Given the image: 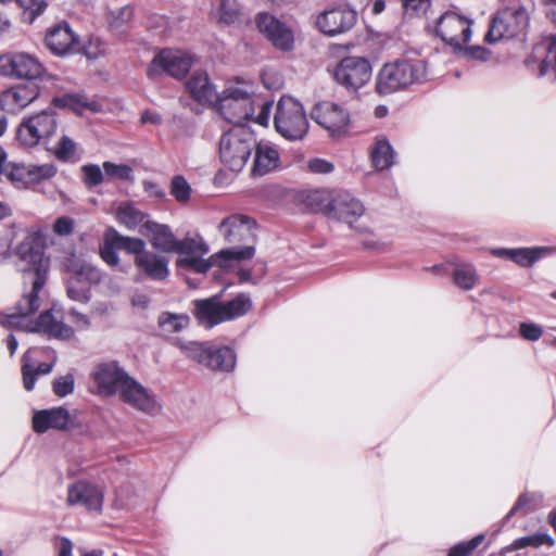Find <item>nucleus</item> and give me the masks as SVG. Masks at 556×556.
I'll return each instance as SVG.
<instances>
[{
    "label": "nucleus",
    "instance_id": "f257e3e1",
    "mask_svg": "<svg viewBox=\"0 0 556 556\" xmlns=\"http://www.w3.org/2000/svg\"><path fill=\"white\" fill-rule=\"evenodd\" d=\"M46 235L40 228L27 229L25 238L15 247L23 275V285L34 283L36 288L45 287L50 270V258L45 254Z\"/></svg>",
    "mask_w": 556,
    "mask_h": 556
},
{
    "label": "nucleus",
    "instance_id": "f03ea898",
    "mask_svg": "<svg viewBox=\"0 0 556 556\" xmlns=\"http://www.w3.org/2000/svg\"><path fill=\"white\" fill-rule=\"evenodd\" d=\"M427 63L419 59H399L386 63L376 78V90L386 96L405 90L427 79Z\"/></svg>",
    "mask_w": 556,
    "mask_h": 556
},
{
    "label": "nucleus",
    "instance_id": "7ed1b4c3",
    "mask_svg": "<svg viewBox=\"0 0 556 556\" xmlns=\"http://www.w3.org/2000/svg\"><path fill=\"white\" fill-rule=\"evenodd\" d=\"M252 307L250 298L240 293L223 303L219 295L193 301V315L201 325L212 328L220 323L245 315Z\"/></svg>",
    "mask_w": 556,
    "mask_h": 556
},
{
    "label": "nucleus",
    "instance_id": "20e7f679",
    "mask_svg": "<svg viewBox=\"0 0 556 556\" xmlns=\"http://www.w3.org/2000/svg\"><path fill=\"white\" fill-rule=\"evenodd\" d=\"M256 139L254 134L244 127H235L219 139V160L231 172L239 173L247 165L254 148Z\"/></svg>",
    "mask_w": 556,
    "mask_h": 556
},
{
    "label": "nucleus",
    "instance_id": "39448f33",
    "mask_svg": "<svg viewBox=\"0 0 556 556\" xmlns=\"http://www.w3.org/2000/svg\"><path fill=\"white\" fill-rule=\"evenodd\" d=\"M309 203L327 218L345 223L351 228L365 212L363 203L349 192H339L332 197L315 192L309 197Z\"/></svg>",
    "mask_w": 556,
    "mask_h": 556
},
{
    "label": "nucleus",
    "instance_id": "423d86ee",
    "mask_svg": "<svg viewBox=\"0 0 556 556\" xmlns=\"http://www.w3.org/2000/svg\"><path fill=\"white\" fill-rule=\"evenodd\" d=\"M276 130L286 139H302L308 130V121L306 118L302 104L292 97H281L277 103V110L274 118Z\"/></svg>",
    "mask_w": 556,
    "mask_h": 556
},
{
    "label": "nucleus",
    "instance_id": "0eeeda50",
    "mask_svg": "<svg viewBox=\"0 0 556 556\" xmlns=\"http://www.w3.org/2000/svg\"><path fill=\"white\" fill-rule=\"evenodd\" d=\"M55 111L51 108L24 117L17 127V141L26 148H35L41 141L50 139L56 131Z\"/></svg>",
    "mask_w": 556,
    "mask_h": 556
},
{
    "label": "nucleus",
    "instance_id": "6e6552de",
    "mask_svg": "<svg viewBox=\"0 0 556 556\" xmlns=\"http://www.w3.org/2000/svg\"><path fill=\"white\" fill-rule=\"evenodd\" d=\"M218 99V106L223 117L233 124L241 125L254 116V101L251 93L241 87L229 86Z\"/></svg>",
    "mask_w": 556,
    "mask_h": 556
},
{
    "label": "nucleus",
    "instance_id": "1a4fd4ad",
    "mask_svg": "<svg viewBox=\"0 0 556 556\" xmlns=\"http://www.w3.org/2000/svg\"><path fill=\"white\" fill-rule=\"evenodd\" d=\"M528 24L529 16L525 8H505L492 18L485 39L489 42H497L517 37L526 30Z\"/></svg>",
    "mask_w": 556,
    "mask_h": 556
},
{
    "label": "nucleus",
    "instance_id": "9d476101",
    "mask_svg": "<svg viewBox=\"0 0 556 556\" xmlns=\"http://www.w3.org/2000/svg\"><path fill=\"white\" fill-rule=\"evenodd\" d=\"M193 64L192 56L181 50L163 49L159 51L147 68V76L154 79L166 74L176 79H182Z\"/></svg>",
    "mask_w": 556,
    "mask_h": 556
},
{
    "label": "nucleus",
    "instance_id": "9b49d317",
    "mask_svg": "<svg viewBox=\"0 0 556 556\" xmlns=\"http://www.w3.org/2000/svg\"><path fill=\"white\" fill-rule=\"evenodd\" d=\"M185 350L189 357L212 370L228 372L236 366V353L228 346L190 342Z\"/></svg>",
    "mask_w": 556,
    "mask_h": 556
},
{
    "label": "nucleus",
    "instance_id": "f8f14e48",
    "mask_svg": "<svg viewBox=\"0 0 556 556\" xmlns=\"http://www.w3.org/2000/svg\"><path fill=\"white\" fill-rule=\"evenodd\" d=\"M370 62L363 56L343 58L333 70L334 80L349 91H357L371 78Z\"/></svg>",
    "mask_w": 556,
    "mask_h": 556
},
{
    "label": "nucleus",
    "instance_id": "ddd939ff",
    "mask_svg": "<svg viewBox=\"0 0 556 556\" xmlns=\"http://www.w3.org/2000/svg\"><path fill=\"white\" fill-rule=\"evenodd\" d=\"M472 21L456 11L444 12L435 25V35L444 42L460 48L466 45L471 37Z\"/></svg>",
    "mask_w": 556,
    "mask_h": 556
},
{
    "label": "nucleus",
    "instance_id": "4468645a",
    "mask_svg": "<svg viewBox=\"0 0 556 556\" xmlns=\"http://www.w3.org/2000/svg\"><path fill=\"white\" fill-rule=\"evenodd\" d=\"M42 64L31 54L25 52L0 55V74L18 79H37L43 74Z\"/></svg>",
    "mask_w": 556,
    "mask_h": 556
},
{
    "label": "nucleus",
    "instance_id": "2eb2a0df",
    "mask_svg": "<svg viewBox=\"0 0 556 556\" xmlns=\"http://www.w3.org/2000/svg\"><path fill=\"white\" fill-rule=\"evenodd\" d=\"M311 117L328 130L332 137L342 136L349 130L350 114L344 108L334 102L317 103L311 112Z\"/></svg>",
    "mask_w": 556,
    "mask_h": 556
},
{
    "label": "nucleus",
    "instance_id": "dca6fc26",
    "mask_svg": "<svg viewBox=\"0 0 556 556\" xmlns=\"http://www.w3.org/2000/svg\"><path fill=\"white\" fill-rule=\"evenodd\" d=\"M357 21V13L349 5H339L321 12L316 25L321 33L333 37L352 29Z\"/></svg>",
    "mask_w": 556,
    "mask_h": 556
},
{
    "label": "nucleus",
    "instance_id": "f3484780",
    "mask_svg": "<svg viewBox=\"0 0 556 556\" xmlns=\"http://www.w3.org/2000/svg\"><path fill=\"white\" fill-rule=\"evenodd\" d=\"M527 67L538 77L556 79V36L549 37L533 47L532 53L526 59Z\"/></svg>",
    "mask_w": 556,
    "mask_h": 556
},
{
    "label": "nucleus",
    "instance_id": "a211bd4d",
    "mask_svg": "<svg viewBox=\"0 0 556 556\" xmlns=\"http://www.w3.org/2000/svg\"><path fill=\"white\" fill-rule=\"evenodd\" d=\"M130 375L119 366L117 361L102 362L94 366L91 377L98 387L99 394L116 395L124 381Z\"/></svg>",
    "mask_w": 556,
    "mask_h": 556
},
{
    "label": "nucleus",
    "instance_id": "6ab92c4d",
    "mask_svg": "<svg viewBox=\"0 0 556 556\" xmlns=\"http://www.w3.org/2000/svg\"><path fill=\"white\" fill-rule=\"evenodd\" d=\"M255 22L258 30L275 48L281 51H290L293 49V31L283 22L267 12L258 13Z\"/></svg>",
    "mask_w": 556,
    "mask_h": 556
},
{
    "label": "nucleus",
    "instance_id": "aec40b11",
    "mask_svg": "<svg viewBox=\"0 0 556 556\" xmlns=\"http://www.w3.org/2000/svg\"><path fill=\"white\" fill-rule=\"evenodd\" d=\"M125 404L146 414L156 410L154 395L134 377L129 376L116 393Z\"/></svg>",
    "mask_w": 556,
    "mask_h": 556
},
{
    "label": "nucleus",
    "instance_id": "412c9836",
    "mask_svg": "<svg viewBox=\"0 0 556 556\" xmlns=\"http://www.w3.org/2000/svg\"><path fill=\"white\" fill-rule=\"evenodd\" d=\"M27 286H30V291L24 293L21 300L15 304V312L11 314H0V324L3 327L24 328V319L39 309V292L43 287L36 288L34 283H27Z\"/></svg>",
    "mask_w": 556,
    "mask_h": 556
},
{
    "label": "nucleus",
    "instance_id": "4be33fe9",
    "mask_svg": "<svg viewBox=\"0 0 556 556\" xmlns=\"http://www.w3.org/2000/svg\"><path fill=\"white\" fill-rule=\"evenodd\" d=\"M66 501L70 506L81 505L87 510L101 511L103 493L92 483L77 481L68 486Z\"/></svg>",
    "mask_w": 556,
    "mask_h": 556
},
{
    "label": "nucleus",
    "instance_id": "5701e85b",
    "mask_svg": "<svg viewBox=\"0 0 556 556\" xmlns=\"http://www.w3.org/2000/svg\"><path fill=\"white\" fill-rule=\"evenodd\" d=\"M169 261L167 257L146 250L140 256L134 258L138 276L153 281H164L169 276Z\"/></svg>",
    "mask_w": 556,
    "mask_h": 556
},
{
    "label": "nucleus",
    "instance_id": "b1692460",
    "mask_svg": "<svg viewBox=\"0 0 556 556\" xmlns=\"http://www.w3.org/2000/svg\"><path fill=\"white\" fill-rule=\"evenodd\" d=\"M45 42L53 54L62 56L76 51L78 38L67 22H61L47 30Z\"/></svg>",
    "mask_w": 556,
    "mask_h": 556
},
{
    "label": "nucleus",
    "instance_id": "393cba45",
    "mask_svg": "<svg viewBox=\"0 0 556 556\" xmlns=\"http://www.w3.org/2000/svg\"><path fill=\"white\" fill-rule=\"evenodd\" d=\"M256 223L249 216L233 214L222 220L219 232L230 243L248 241L254 237Z\"/></svg>",
    "mask_w": 556,
    "mask_h": 556
},
{
    "label": "nucleus",
    "instance_id": "a878e982",
    "mask_svg": "<svg viewBox=\"0 0 556 556\" xmlns=\"http://www.w3.org/2000/svg\"><path fill=\"white\" fill-rule=\"evenodd\" d=\"M39 91L34 86L17 85L9 88L0 94V109L15 114L35 101Z\"/></svg>",
    "mask_w": 556,
    "mask_h": 556
},
{
    "label": "nucleus",
    "instance_id": "bb28decb",
    "mask_svg": "<svg viewBox=\"0 0 556 556\" xmlns=\"http://www.w3.org/2000/svg\"><path fill=\"white\" fill-rule=\"evenodd\" d=\"M28 332H42L58 339H71L74 336L72 327L56 320L50 311L42 312L36 320L25 323L24 328Z\"/></svg>",
    "mask_w": 556,
    "mask_h": 556
},
{
    "label": "nucleus",
    "instance_id": "cd10ccee",
    "mask_svg": "<svg viewBox=\"0 0 556 556\" xmlns=\"http://www.w3.org/2000/svg\"><path fill=\"white\" fill-rule=\"evenodd\" d=\"M71 420L70 412L64 407L38 410L33 416V429L45 433L49 429L65 430Z\"/></svg>",
    "mask_w": 556,
    "mask_h": 556
},
{
    "label": "nucleus",
    "instance_id": "c85d7f7f",
    "mask_svg": "<svg viewBox=\"0 0 556 556\" xmlns=\"http://www.w3.org/2000/svg\"><path fill=\"white\" fill-rule=\"evenodd\" d=\"M253 152L252 176H264L278 167L280 160L279 152L269 143L256 142Z\"/></svg>",
    "mask_w": 556,
    "mask_h": 556
},
{
    "label": "nucleus",
    "instance_id": "c756f323",
    "mask_svg": "<svg viewBox=\"0 0 556 556\" xmlns=\"http://www.w3.org/2000/svg\"><path fill=\"white\" fill-rule=\"evenodd\" d=\"M143 229L151 235L150 242L155 250L164 253L175 252L178 240L169 226L148 220L143 224Z\"/></svg>",
    "mask_w": 556,
    "mask_h": 556
},
{
    "label": "nucleus",
    "instance_id": "7c9ffc66",
    "mask_svg": "<svg viewBox=\"0 0 556 556\" xmlns=\"http://www.w3.org/2000/svg\"><path fill=\"white\" fill-rule=\"evenodd\" d=\"M186 88L199 103H212L217 99L216 90L205 72L195 71L186 83Z\"/></svg>",
    "mask_w": 556,
    "mask_h": 556
},
{
    "label": "nucleus",
    "instance_id": "2f4dec72",
    "mask_svg": "<svg viewBox=\"0 0 556 556\" xmlns=\"http://www.w3.org/2000/svg\"><path fill=\"white\" fill-rule=\"evenodd\" d=\"M147 217V213L130 202L122 203L116 210L117 222L129 230L136 229L138 226L143 228V224L148 222Z\"/></svg>",
    "mask_w": 556,
    "mask_h": 556
},
{
    "label": "nucleus",
    "instance_id": "473e14b6",
    "mask_svg": "<svg viewBox=\"0 0 556 556\" xmlns=\"http://www.w3.org/2000/svg\"><path fill=\"white\" fill-rule=\"evenodd\" d=\"M370 157L376 169H388L394 163L393 148L386 139L377 140L375 146L371 148Z\"/></svg>",
    "mask_w": 556,
    "mask_h": 556
},
{
    "label": "nucleus",
    "instance_id": "72a5a7b5",
    "mask_svg": "<svg viewBox=\"0 0 556 556\" xmlns=\"http://www.w3.org/2000/svg\"><path fill=\"white\" fill-rule=\"evenodd\" d=\"M73 276L85 282L89 288L91 285L100 283L104 274L96 266L87 262L76 261L70 266Z\"/></svg>",
    "mask_w": 556,
    "mask_h": 556
},
{
    "label": "nucleus",
    "instance_id": "f704fd0d",
    "mask_svg": "<svg viewBox=\"0 0 556 556\" xmlns=\"http://www.w3.org/2000/svg\"><path fill=\"white\" fill-rule=\"evenodd\" d=\"M217 22L224 25H231L240 21L241 9L237 0H216Z\"/></svg>",
    "mask_w": 556,
    "mask_h": 556
},
{
    "label": "nucleus",
    "instance_id": "c9c22d12",
    "mask_svg": "<svg viewBox=\"0 0 556 556\" xmlns=\"http://www.w3.org/2000/svg\"><path fill=\"white\" fill-rule=\"evenodd\" d=\"M190 324V317L187 314H175L163 312L157 318V325L163 332L172 334L181 331Z\"/></svg>",
    "mask_w": 556,
    "mask_h": 556
},
{
    "label": "nucleus",
    "instance_id": "e433bc0d",
    "mask_svg": "<svg viewBox=\"0 0 556 556\" xmlns=\"http://www.w3.org/2000/svg\"><path fill=\"white\" fill-rule=\"evenodd\" d=\"M216 257L217 254H214L206 260L202 258V256L184 257L177 261V266L195 273L205 274L213 266L224 268L222 260H217Z\"/></svg>",
    "mask_w": 556,
    "mask_h": 556
},
{
    "label": "nucleus",
    "instance_id": "4c0bfd02",
    "mask_svg": "<svg viewBox=\"0 0 556 556\" xmlns=\"http://www.w3.org/2000/svg\"><path fill=\"white\" fill-rule=\"evenodd\" d=\"M454 283L463 290H471L479 282V276L471 264H457L453 271Z\"/></svg>",
    "mask_w": 556,
    "mask_h": 556
},
{
    "label": "nucleus",
    "instance_id": "58836bf2",
    "mask_svg": "<svg viewBox=\"0 0 556 556\" xmlns=\"http://www.w3.org/2000/svg\"><path fill=\"white\" fill-rule=\"evenodd\" d=\"M134 17V9L130 5L112 10L108 13L106 21L109 28L115 33H123Z\"/></svg>",
    "mask_w": 556,
    "mask_h": 556
},
{
    "label": "nucleus",
    "instance_id": "ea45409f",
    "mask_svg": "<svg viewBox=\"0 0 556 556\" xmlns=\"http://www.w3.org/2000/svg\"><path fill=\"white\" fill-rule=\"evenodd\" d=\"M117 250L121 249L113 235V227H110L104 232L103 244L100 248V256L109 266L115 267L119 263Z\"/></svg>",
    "mask_w": 556,
    "mask_h": 556
},
{
    "label": "nucleus",
    "instance_id": "a19ab883",
    "mask_svg": "<svg viewBox=\"0 0 556 556\" xmlns=\"http://www.w3.org/2000/svg\"><path fill=\"white\" fill-rule=\"evenodd\" d=\"M174 253L185 254L188 257L203 256L208 253V247L202 238L186 237L182 240H178Z\"/></svg>",
    "mask_w": 556,
    "mask_h": 556
},
{
    "label": "nucleus",
    "instance_id": "79ce46f5",
    "mask_svg": "<svg viewBox=\"0 0 556 556\" xmlns=\"http://www.w3.org/2000/svg\"><path fill=\"white\" fill-rule=\"evenodd\" d=\"M555 540L547 533H534L532 535L522 536L513 542V544L504 549V552L516 551L529 546L540 547L542 545L553 546Z\"/></svg>",
    "mask_w": 556,
    "mask_h": 556
},
{
    "label": "nucleus",
    "instance_id": "37998d69",
    "mask_svg": "<svg viewBox=\"0 0 556 556\" xmlns=\"http://www.w3.org/2000/svg\"><path fill=\"white\" fill-rule=\"evenodd\" d=\"M77 143L66 135H63L53 149V154L60 162H76Z\"/></svg>",
    "mask_w": 556,
    "mask_h": 556
},
{
    "label": "nucleus",
    "instance_id": "c03bdc74",
    "mask_svg": "<svg viewBox=\"0 0 556 556\" xmlns=\"http://www.w3.org/2000/svg\"><path fill=\"white\" fill-rule=\"evenodd\" d=\"M546 252L544 248H517L514 249L511 260L522 267H530Z\"/></svg>",
    "mask_w": 556,
    "mask_h": 556
},
{
    "label": "nucleus",
    "instance_id": "a18cd8bd",
    "mask_svg": "<svg viewBox=\"0 0 556 556\" xmlns=\"http://www.w3.org/2000/svg\"><path fill=\"white\" fill-rule=\"evenodd\" d=\"M17 3L23 10V21L28 24H33L48 8L47 0H17Z\"/></svg>",
    "mask_w": 556,
    "mask_h": 556
},
{
    "label": "nucleus",
    "instance_id": "49530a36",
    "mask_svg": "<svg viewBox=\"0 0 556 556\" xmlns=\"http://www.w3.org/2000/svg\"><path fill=\"white\" fill-rule=\"evenodd\" d=\"M255 249L253 245H247L243 248H231L222 250L217 253V260L220 258L224 268H228L231 265V261L249 260L254 256Z\"/></svg>",
    "mask_w": 556,
    "mask_h": 556
},
{
    "label": "nucleus",
    "instance_id": "de8ad7c7",
    "mask_svg": "<svg viewBox=\"0 0 556 556\" xmlns=\"http://www.w3.org/2000/svg\"><path fill=\"white\" fill-rule=\"evenodd\" d=\"M15 186H28V165L8 163L0 174Z\"/></svg>",
    "mask_w": 556,
    "mask_h": 556
},
{
    "label": "nucleus",
    "instance_id": "09e8293b",
    "mask_svg": "<svg viewBox=\"0 0 556 556\" xmlns=\"http://www.w3.org/2000/svg\"><path fill=\"white\" fill-rule=\"evenodd\" d=\"M58 168L53 163L41 165L28 164V185L39 184L56 175Z\"/></svg>",
    "mask_w": 556,
    "mask_h": 556
},
{
    "label": "nucleus",
    "instance_id": "8fccbe9b",
    "mask_svg": "<svg viewBox=\"0 0 556 556\" xmlns=\"http://www.w3.org/2000/svg\"><path fill=\"white\" fill-rule=\"evenodd\" d=\"M113 235L119 249L126 251L129 254H134L135 257L140 256L141 253L147 250L146 242L140 238L123 236L114 228Z\"/></svg>",
    "mask_w": 556,
    "mask_h": 556
},
{
    "label": "nucleus",
    "instance_id": "3c124183",
    "mask_svg": "<svg viewBox=\"0 0 556 556\" xmlns=\"http://www.w3.org/2000/svg\"><path fill=\"white\" fill-rule=\"evenodd\" d=\"M66 292L71 300L80 303H87L91 299L90 288L73 275L67 280Z\"/></svg>",
    "mask_w": 556,
    "mask_h": 556
},
{
    "label": "nucleus",
    "instance_id": "603ef678",
    "mask_svg": "<svg viewBox=\"0 0 556 556\" xmlns=\"http://www.w3.org/2000/svg\"><path fill=\"white\" fill-rule=\"evenodd\" d=\"M104 174L110 178H118L122 180H132V168L126 164H115L112 162L103 163Z\"/></svg>",
    "mask_w": 556,
    "mask_h": 556
},
{
    "label": "nucleus",
    "instance_id": "864d4df0",
    "mask_svg": "<svg viewBox=\"0 0 556 556\" xmlns=\"http://www.w3.org/2000/svg\"><path fill=\"white\" fill-rule=\"evenodd\" d=\"M37 348L29 349L23 355V366H22V375H23V384L27 391H31L35 387L37 374L34 371L33 367L29 365V361L31 359L30 354L37 352Z\"/></svg>",
    "mask_w": 556,
    "mask_h": 556
},
{
    "label": "nucleus",
    "instance_id": "5fc2aeb1",
    "mask_svg": "<svg viewBox=\"0 0 556 556\" xmlns=\"http://www.w3.org/2000/svg\"><path fill=\"white\" fill-rule=\"evenodd\" d=\"M170 193L178 202H186L190 198L191 187L182 176H175L172 179Z\"/></svg>",
    "mask_w": 556,
    "mask_h": 556
},
{
    "label": "nucleus",
    "instance_id": "6e6d98bb",
    "mask_svg": "<svg viewBox=\"0 0 556 556\" xmlns=\"http://www.w3.org/2000/svg\"><path fill=\"white\" fill-rule=\"evenodd\" d=\"M75 379L72 374H66L54 379L52 390L59 397H64L74 391Z\"/></svg>",
    "mask_w": 556,
    "mask_h": 556
},
{
    "label": "nucleus",
    "instance_id": "4d7b16f0",
    "mask_svg": "<svg viewBox=\"0 0 556 556\" xmlns=\"http://www.w3.org/2000/svg\"><path fill=\"white\" fill-rule=\"evenodd\" d=\"M84 174V182L87 187L92 188L100 185L104 177L99 165L87 164L81 167Z\"/></svg>",
    "mask_w": 556,
    "mask_h": 556
},
{
    "label": "nucleus",
    "instance_id": "13d9d810",
    "mask_svg": "<svg viewBox=\"0 0 556 556\" xmlns=\"http://www.w3.org/2000/svg\"><path fill=\"white\" fill-rule=\"evenodd\" d=\"M484 540L483 534H478L468 542H462L453 546L447 556H467L473 549H476Z\"/></svg>",
    "mask_w": 556,
    "mask_h": 556
},
{
    "label": "nucleus",
    "instance_id": "bf43d9fd",
    "mask_svg": "<svg viewBox=\"0 0 556 556\" xmlns=\"http://www.w3.org/2000/svg\"><path fill=\"white\" fill-rule=\"evenodd\" d=\"M519 332L520 336L528 341H538L543 334V329L540 325L534 323H521Z\"/></svg>",
    "mask_w": 556,
    "mask_h": 556
},
{
    "label": "nucleus",
    "instance_id": "052dcab7",
    "mask_svg": "<svg viewBox=\"0 0 556 556\" xmlns=\"http://www.w3.org/2000/svg\"><path fill=\"white\" fill-rule=\"evenodd\" d=\"M74 219L67 216L59 217L53 224V231L59 236H68L74 230Z\"/></svg>",
    "mask_w": 556,
    "mask_h": 556
},
{
    "label": "nucleus",
    "instance_id": "680f3d73",
    "mask_svg": "<svg viewBox=\"0 0 556 556\" xmlns=\"http://www.w3.org/2000/svg\"><path fill=\"white\" fill-rule=\"evenodd\" d=\"M307 166L315 174H329L334 168L332 163L318 157L309 160Z\"/></svg>",
    "mask_w": 556,
    "mask_h": 556
},
{
    "label": "nucleus",
    "instance_id": "e2e57ef3",
    "mask_svg": "<svg viewBox=\"0 0 556 556\" xmlns=\"http://www.w3.org/2000/svg\"><path fill=\"white\" fill-rule=\"evenodd\" d=\"M402 7L407 13L425 12L431 3V0H401Z\"/></svg>",
    "mask_w": 556,
    "mask_h": 556
},
{
    "label": "nucleus",
    "instance_id": "0e129e2a",
    "mask_svg": "<svg viewBox=\"0 0 556 556\" xmlns=\"http://www.w3.org/2000/svg\"><path fill=\"white\" fill-rule=\"evenodd\" d=\"M68 314L73 317V323L80 329H88L90 327V319L87 315L79 313L75 308H71Z\"/></svg>",
    "mask_w": 556,
    "mask_h": 556
},
{
    "label": "nucleus",
    "instance_id": "69168bd1",
    "mask_svg": "<svg viewBox=\"0 0 556 556\" xmlns=\"http://www.w3.org/2000/svg\"><path fill=\"white\" fill-rule=\"evenodd\" d=\"M271 105H273V103L269 102V101H265V102L262 103L261 112H260V114L257 115V117L255 119L260 125H267L268 119H269V114H270Z\"/></svg>",
    "mask_w": 556,
    "mask_h": 556
},
{
    "label": "nucleus",
    "instance_id": "338daca9",
    "mask_svg": "<svg viewBox=\"0 0 556 556\" xmlns=\"http://www.w3.org/2000/svg\"><path fill=\"white\" fill-rule=\"evenodd\" d=\"M113 309H114V306H113L112 303H109V302H97L93 305L92 314L98 315V316H105V315H108Z\"/></svg>",
    "mask_w": 556,
    "mask_h": 556
},
{
    "label": "nucleus",
    "instance_id": "774afa93",
    "mask_svg": "<svg viewBox=\"0 0 556 556\" xmlns=\"http://www.w3.org/2000/svg\"><path fill=\"white\" fill-rule=\"evenodd\" d=\"M162 122V117L159 113L154 111H144L141 115L142 124H153L159 125Z\"/></svg>",
    "mask_w": 556,
    "mask_h": 556
}]
</instances>
